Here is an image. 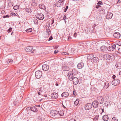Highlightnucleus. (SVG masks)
I'll list each match as a JSON object with an SVG mask.
<instances>
[{"mask_svg": "<svg viewBox=\"0 0 121 121\" xmlns=\"http://www.w3.org/2000/svg\"><path fill=\"white\" fill-rule=\"evenodd\" d=\"M104 57L107 60V61L108 62L112 61V60H114L115 58L114 56L111 54L104 55Z\"/></svg>", "mask_w": 121, "mask_h": 121, "instance_id": "nucleus-1", "label": "nucleus"}, {"mask_svg": "<svg viewBox=\"0 0 121 121\" xmlns=\"http://www.w3.org/2000/svg\"><path fill=\"white\" fill-rule=\"evenodd\" d=\"M25 49L26 52H30L32 53H34L35 50V49H33V47L31 46L26 47L25 48Z\"/></svg>", "mask_w": 121, "mask_h": 121, "instance_id": "nucleus-2", "label": "nucleus"}, {"mask_svg": "<svg viewBox=\"0 0 121 121\" xmlns=\"http://www.w3.org/2000/svg\"><path fill=\"white\" fill-rule=\"evenodd\" d=\"M42 73L40 70H38L36 71L35 73V77L37 78H39L42 76Z\"/></svg>", "mask_w": 121, "mask_h": 121, "instance_id": "nucleus-3", "label": "nucleus"}, {"mask_svg": "<svg viewBox=\"0 0 121 121\" xmlns=\"http://www.w3.org/2000/svg\"><path fill=\"white\" fill-rule=\"evenodd\" d=\"M37 18L40 20H43L44 18V16L43 14L38 13L36 15Z\"/></svg>", "mask_w": 121, "mask_h": 121, "instance_id": "nucleus-4", "label": "nucleus"}, {"mask_svg": "<svg viewBox=\"0 0 121 121\" xmlns=\"http://www.w3.org/2000/svg\"><path fill=\"white\" fill-rule=\"evenodd\" d=\"M120 82V81L118 79H116L112 81V84L114 85L117 86L118 85Z\"/></svg>", "mask_w": 121, "mask_h": 121, "instance_id": "nucleus-5", "label": "nucleus"}, {"mask_svg": "<svg viewBox=\"0 0 121 121\" xmlns=\"http://www.w3.org/2000/svg\"><path fill=\"white\" fill-rule=\"evenodd\" d=\"M58 112L56 110H52L50 112V115L51 116L54 117L58 115Z\"/></svg>", "mask_w": 121, "mask_h": 121, "instance_id": "nucleus-6", "label": "nucleus"}, {"mask_svg": "<svg viewBox=\"0 0 121 121\" xmlns=\"http://www.w3.org/2000/svg\"><path fill=\"white\" fill-rule=\"evenodd\" d=\"M68 73V77L69 80L71 81H72L73 78L72 72L71 71H69Z\"/></svg>", "mask_w": 121, "mask_h": 121, "instance_id": "nucleus-7", "label": "nucleus"}, {"mask_svg": "<svg viewBox=\"0 0 121 121\" xmlns=\"http://www.w3.org/2000/svg\"><path fill=\"white\" fill-rule=\"evenodd\" d=\"M92 107V105L91 103H87L86 104L85 106V109L86 110L91 109Z\"/></svg>", "mask_w": 121, "mask_h": 121, "instance_id": "nucleus-8", "label": "nucleus"}, {"mask_svg": "<svg viewBox=\"0 0 121 121\" xmlns=\"http://www.w3.org/2000/svg\"><path fill=\"white\" fill-rule=\"evenodd\" d=\"M97 101L99 103H100L99 104H102L104 101L103 97L102 96H98L97 98Z\"/></svg>", "mask_w": 121, "mask_h": 121, "instance_id": "nucleus-9", "label": "nucleus"}, {"mask_svg": "<svg viewBox=\"0 0 121 121\" xmlns=\"http://www.w3.org/2000/svg\"><path fill=\"white\" fill-rule=\"evenodd\" d=\"M116 48V45L115 44L109 46L107 48V49L109 51H113Z\"/></svg>", "mask_w": 121, "mask_h": 121, "instance_id": "nucleus-10", "label": "nucleus"}, {"mask_svg": "<svg viewBox=\"0 0 121 121\" xmlns=\"http://www.w3.org/2000/svg\"><path fill=\"white\" fill-rule=\"evenodd\" d=\"M42 68L43 70L44 71L48 70L49 68V66L46 64H44L42 65Z\"/></svg>", "mask_w": 121, "mask_h": 121, "instance_id": "nucleus-11", "label": "nucleus"}, {"mask_svg": "<svg viewBox=\"0 0 121 121\" xmlns=\"http://www.w3.org/2000/svg\"><path fill=\"white\" fill-rule=\"evenodd\" d=\"M72 81H73V83L74 85H77L78 83V79L76 77L73 78Z\"/></svg>", "mask_w": 121, "mask_h": 121, "instance_id": "nucleus-12", "label": "nucleus"}, {"mask_svg": "<svg viewBox=\"0 0 121 121\" xmlns=\"http://www.w3.org/2000/svg\"><path fill=\"white\" fill-rule=\"evenodd\" d=\"M99 102L97 100H94L92 102V106L94 108L97 107L98 106Z\"/></svg>", "mask_w": 121, "mask_h": 121, "instance_id": "nucleus-13", "label": "nucleus"}, {"mask_svg": "<svg viewBox=\"0 0 121 121\" xmlns=\"http://www.w3.org/2000/svg\"><path fill=\"white\" fill-rule=\"evenodd\" d=\"M58 94L55 92L52 93L51 95V97L52 98L54 99H55L58 98Z\"/></svg>", "mask_w": 121, "mask_h": 121, "instance_id": "nucleus-14", "label": "nucleus"}, {"mask_svg": "<svg viewBox=\"0 0 121 121\" xmlns=\"http://www.w3.org/2000/svg\"><path fill=\"white\" fill-rule=\"evenodd\" d=\"M113 15L112 13H108L106 17V18L107 19H111L112 16Z\"/></svg>", "mask_w": 121, "mask_h": 121, "instance_id": "nucleus-15", "label": "nucleus"}, {"mask_svg": "<svg viewBox=\"0 0 121 121\" xmlns=\"http://www.w3.org/2000/svg\"><path fill=\"white\" fill-rule=\"evenodd\" d=\"M46 35H44V37H48L51 33L50 30L49 29H47L46 30Z\"/></svg>", "mask_w": 121, "mask_h": 121, "instance_id": "nucleus-16", "label": "nucleus"}, {"mask_svg": "<svg viewBox=\"0 0 121 121\" xmlns=\"http://www.w3.org/2000/svg\"><path fill=\"white\" fill-rule=\"evenodd\" d=\"M100 49L102 52H105L107 51V47L104 46H103L100 47Z\"/></svg>", "mask_w": 121, "mask_h": 121, "instance_id": "nucleus-17", "label": "nucleus"}, {"mask_svg": "<svg viewBox=\"0 0 121 121\" xmlns=\"http://www.w3.org/2000/svg\"><path fill=\"white\" fill-rule=\"evenodd\" d=\"M121 36L120 34L118 32H116L114 33L113 36L114 37L116 38H119Z\"/></svg>", "mask_w": 121, "mask_h": 121, "instance_id": "nucleus-18", "label": "nucleus"}, {"mask_svg": "<svg viewBox=\"0 0 121 121\" xmlns=\"http://www.w3.org/2000/svg\"><path fill=\"white\" fill-rule=\"evenodd\" d=\"M84 64L82 62L79 63L77 65V67L79 69H82L83 66Z\"/></svg>", "mask_w": 121, "mask_h": 121, "instance_id": "nucleus-19", "label": "nucleus"}, {"mask_svg": "<svg viewBox=\"0 0 121 121\" xmlns=\"http://www.w3.org/2000/svg\"><path fill=\"white\" fill-rule=\"evenodd\" d=\"M69 95V94L68 92H64L61 94V96L64 97L68 96Z\"/></svg>", "mask_w": 121, "mask_h": 121, "instance_id": "nucleus-20", "label": "nucleus"}, {"mask_svg": "<svg viewBox=\"0 0 121 121\" xmlns=\"http://www.w3.org/2000/svg\"><path fill=\"white\" fill-rule=\"evenodd\" d=\"M115 66L118 69H121V63L117 62L116 63Z\"/></svg>", "mask_w": 121, "mask_h": 121, "instance_id": "nucleus-21", "label": "nucleus"}, {"mask_svg": "<svg viewBox=\"0 0 121 121\" xmlns=\"http://www.w3.org/2000/svg\"><path fill=\"white\" fill-rule=\"evenodd\" d=\"M62 69L63 70L68 71L69 70V68L67 66L65 65L62 67Z\"/></svg>", "mask_w": 121, "mask_h": 121, "instance_id": "nucleus-22", "label": "nucleus"}, {"mask_svg": "<svg viewBox=\"0 0 121 121\" xmlns=\"http://www.w3.org/2000/svg\"><path fill=\"white\" fill-rule=\"evenodd\" d=\"M31 111L34 112H37L38 111V110L34 106H33L31 107Z\"/></svg>", "mask_w": 121, "mask_h": 121, "instance_id": "nucleus-23", "label": "nucleus"}, {"mask_svg": "<svg viewBox=\"0 0 121 121\" xmlns=\"http://www.w3.org/2000/svg\"><path fill=\"white\" fill-rule=\"evenodd\" d=\"M103 120L105 121H108V116L106 115H105L103 117Z\"/></svg>", "mask_w": 121, "mask_h": 121, "instance_id": "nucleus-24", "label": "nucleus"}, {"mask_svg": "<svg viewBox=\"0 0 121 121\" xmlns=\"http://www.w3.org/2000/svg\"><path fill=\"white\" fill-rule=\"evenodd\" d=\"M63 3L61 2V1H58V2L57 3L56 6L58 7H59L63 4Z\"/></svg>", "mask_w": 121, "mask_h": 121, "instance_id": "nucleus-25", "label": "nucleus"}, {"mask_svg": "<svg viewBox=\"0 0 121 121\" xmlns=\"http://www.w3.org/2000/svg\"><path fill=\"white\" fill-rule=\"evenodd\" d=\"M31 3L32 6H37V3L35 0H32Z\"/></svg>", "mask_w": 121, "mask_h": 121, "instance_id": "nucleus-26", "label": "nucleus"}, {"mask_svg": "<svg viewBox=\"0 0 121 121\" xmlns=\"http://www.w3.org/2000/svg\"><path fill=\"white\" fill-rule=\"evenodd\" d=\"M92 62H94L96 63L97 62H98L99 59L97 57H94L92 60Z\"/></svg>", "mask_w": 121, "mask_h": 121, "instance_id": "nucleus-27", "label": "nucleus"}, {"mask_svg": "<svg viewBox=\"0 0 121 121\" xmlns=\"http://www.w3.org/2000/svg\"><path fill=\"white\" fill-rule=\"evenodd\" d=\"M39 7L40 8L44 10H45V9L44 5L42 4H40L39 5Z\"/></svg>", "mask_w": 121, "mask_h": 121, "instance_id": "nucleus-28", "label": "nucleus"}, {"mask_svg": "<svg viewBox=\"0 0 121 121\" xmlns=\"http://www.w3.org/2000/svg\"><path fill=\"white\" fill-rule=\"evenodd\" d=\"M59 112L58 113V114L60 115V116H63L64 115V112L63 110H60L59 112Z\"/></svg>", "mask_w": 121, "mask_h": 121, "instance_id": "nucleus-29", "label": "nucleus"}, {"mask_svg": "<svg viewBox=\"0 0 121 121\" xmlns=\"http://www.w3.org/2000/svg\"><path fill=\"white\" fill-rule=\"evenodd\" d=\"M109 86V84L108 82H106L104 83V88L106 89Z\"/></svg>", "mask_w": 121, "mask_h": 121, "instance_id": "nucleus-30", "label": "nucleus"}, {"mask_svg": "<svg viewBox=\"0 0 121 121\" xmlns=\"http://www.w3.org/2000/svg\"><path fill=\"white\" fill-rule=\"evenodd\" d=\"M13 2L12 1H10L8 3V5L10 7H12L13 5Z\"/></svg>", "mask_w": 121, "mask_h": 121, "instance_id": "nucleus-31", "label": "nucleus"}, {"mask_svg": "<svg viewBox=\"0 0 121 121\" xmlns=\"http://www.w3.org/2000/svg\"><path fill=\"white\" fill-rule=\"evenodd\" d=\"M25 11L26 12L30 13L32 12L31 9L29 8L26 9H25Z\"/></svg>", "mask_w": 121, "mask_h": 121, "instance_id": "nucleus-32", "label": "nucleus"}, {"mask_svg": "<svg viewBox=\"0 0 121 121\" xmlns=\"http://www.w3.org/2000/svg\"><path fill=\"white\" fill-rule=\"evenodd\" d=\"M79 100L78 99H77L74 102V104L76 105H77L79 103Z\"/></svg>", "mask_w": 121, "mask_h": 121, "instance_id": "nucleus-33", "label": "nucleus"}, {"mask_svg": "<svg viewBox=\"0 0 121 121\" xmlns=\"http://www.w3.org/2000/svg\"><path fill=\"white\" fill-rule=\"evenodd\" d=\"M39 89V91H38V93L39 95H40L43 92V91L42 90V88L41 87Z\"/></svg>", "mask_w": 121, "mask_h": 121, "instance_id": "nucleus-34", "label": "nucleus"}, {"mask_svg": "<svg viewBox=\"0 0 121 121\" xmlns=\"http://www.w3.org/2000/svg\"><path fill=\"white\" fill-rule=\"evenodd\" d=\"M94 56V55L93 54H90V55L88 57V59L90 60L93 59Z\"/></svg>", "mask_w": 121, "mask_h": 121, "instance_id": "nucleus-35", "label": "nucleus"}, {"mask_svg": "<svg viewBox=\"0 0 121 121\" xmlns=\"http://www.w3.org/2000/svg\"><path fill=\"white\" fill-rule=\"evenodd\" d=\"M105 10L103 8H102L100 10V13L101 14L104 13H105Z\"/></svg>", "mask_w": 121, "mask_h": 121, "instance_id": "nucleus-36", "label": "nucleus"}, {"mask_svg": "<svg viewBox=\"0 0 121 121\" xmlns=\"http://www.w3.org/2000/svg\"><path fill=\"white\" fill-rule=\"evenodd\" d=\"M13 60L12 59H9L7 60H6V62L7 63L9 64L10 62H13Z\"/></svg>", "mask_w": 121, "mask_h": 121, "instance_id": "nucleus-37", "label": "nucleus"}, {"mask_svg": "<svg viewBox=\"0 0 121 121\" xmlns=\"http://www.w3.org/2000/svg\"><path fill=\"white\" fill-rule=\"evenodd\" d=\"M32 29L31 28H30L26 30L25 31L27 32H31L32 31Z\"/></svg>", "mask_w": 121, "mask_h": 121, "instance_id": "nucleus-38", "label": "nucleus"}, {"mask_svg": "<svg viewBox=\"0 0 121 121\" xmlns=\"http://www.w3.org/2000/svg\"><path fill=\"white\" fill-rule=\"evenodd\" d=\"M112 121H118V120L117 117H114L112 118Z\"/></svg>", "mask_w": 121, "mask_h": 121, "instance_id": "nucleus-39", "label": "nucleus"}, {"mask_svg": "<svg viewBox=\"0 0 121 121\" xmlns=\"http://www.w3.org/2000/svg\"><path fill=\"white\" fill-rule=\"evenodd\" d=\"M19 5H16L13 7V9L15 10H16L19 9Z\"/></svg>", "mask_w": 121, "mask_h": 121, "instance_id": "nucleus-40", "label": "nucleus"}, {"mask_svg": "<svg viewBox=\"0 0 121 121\" xmlns=\"http://www.w3.org/2000/svg\"><path fill=\"white\" fill-rule=\"evenodd\" d=\"M96 18L98 20L100 21L102 19V17L100 16H98Z\"/></svg>", "mask_w": 121, "mask_h": 121, "instance_id": "nucleus-41", "label": "nucleus"}, {"mask_svg": "<svg viewBox=\"0 0 121 121\" xmlns=\"http://www.w3.org/2000/svg\"><path fill=\"white\" fill-rule=\"evenodd\" d=\"M50 24L49 22H47L46 23V26H47L46 28H47L48 27L49 28L50 26Z\"/></svg>", "mask_w": 121, "mask_h": 121, "instance_id": "nucleus-42", "label": "nucleus"}, {"mask_svg": "<svg viewBox=\"0 0 121 121\" xmlns=\"http://www.w3.org/2000/svg\"><path fill=\"white\" fill-rule=\"evenodd\" d=\"M31 107H28L26 109L27 110V111L28 112L29 110H30L31 111Z\"/></svg>", "mask_w": 121, "mask_h": 121, "instance_id": "nucleus-43", "label": "nucleus"}, {"mask_svg": "<svg viewBox=\"0 0 121 121\" xmlns=\"http://www.w3.org/2000/svg\"><path fill=\"white\" fill-rule=\"evenodd\" d=\"M62 54L63 55H68V53L66 52H63L62 53Z\"/></svg>", "mask_w": 121, "mask_h": 121, "instance_id": "nucleus-44", "label": "nucleus"}, {"mask_svg": "<svg viewBox=\"0 0 121 121\" xmlns=\"http://www.w3.org/2000/svg\"><path fill=\"white\" fill-rule=\"evenodd\" d=\"M12 30V28L11 27H10L8 29V32L9 33V32H11Z\"/></svg>", "mask_w": 121, "mask_h": 121, "instance_id": "nucleus-45", "label": "nucleus"}, {"mask_svg": "<svg viewBox=\"0 0 121 121\" xmlns=\"http://www.w3.org/2000/svg\"><path fill=\"white\" fill-rule=\"evenodd\" d=\"M99 115H96L95 116V117L94 119V120L95 119L96 120L97 119H98L99 117Z\"/></svg>", "mask_w": 121, "mask_h": 121, "instance_id": "nucleus-46", "label": "nucleus"}, {"mask_svg": "<svg viewBox=\"0 0 121 121\" xmlns=\"http://www.w3.org/2000/svg\"><path fill=\"white\" fill-rule=\"evenodd\" d=\"M68 6L67 5L66 6V7L65 8V9L64 10V12H66L67 9H68Z\"/></svg>", "mask_w": 121, "mask_h": 121, "instance_id": "nucleus-47", "label": "nucleus"}, {"mask_svg": "<svg viewBox=\"0 0 121 121\" xmlns=\"http://www.w3.org/2000/svg\"><path fill=\"white\" fill-rule=\"evenodd\" d=\"M9 16L7 15L5 16H3V17L4 18H9Z\"/></svg>", "mask_w": 121, "mask_h": 121, "instance_id": "nucleus-48", "label": "nucleus"}, {"mask_svg": "<svg viewBox=\"0 0 121 121\" xmlns=\"http://www.w3.org/2000/svg\"><path fill=\"white\" fill-rule=\"evenodd\" d=\"M101 6L100 5H99V4H98V5L96 6L95 8H97V9H98L99 8L101 7Z\"/></svg>", "mask_w": 121, "mask_h": 121, "instance_id": "nucleus-49", "label": "nucleus"}, {"mask_svg": "<svg viewBox=\"0 0 121 121\" xmlns=\"http://www.w3.org/2000/svg\"><path fill=\"white\" fill-rule=\"evenodd\" d=\"M11 14L12 15V16H15L16 15V14L15 13H11Z\"/></svg>", "mask_w": 121, "mask_h": 121, "instance_id": "nucleus-50", "label": "nucleus"}, {"mask_svg": "<svg viewBox=\"0 0 121 121\" xmlns=\"http://www.w3.org/2000/svg\"><path fill=\"white\" fill-rule=\"evenodd\" d=\"M103 4V3L101 1H99L98 2L97 4Z\"/></svg>", "mask_w": 121, "mask_h": 121, "instance_id": "nucleus-51", "label": "nucleus"}, {"mask_svg": "<svg viewBox=\"0 0 121 121\" xmlns=\"http://www.w3.org/2000/svg\"><path fill=\"white\" fill-rule=\"evenodd\" d=\"M53 38L52 37V36H51L49 38L48 41H50L52 39H53Z\"/></svg>", "mask_w": 121, "mask_h": 121, "instance_id": "nucleus-52", "label": "nucleus"}, {"mask_svg": "<svg viewBox=\"0 0 121 121\" xmlns=\"http://www.w3.org/2000/svg\"><path fill=\"white\" fill-rule=\"evenodd\" d=\"M77 35V34L76 33V32L74 34L73 36L75 38L76 37Z\"/></svg>", "mask_w": 121, "mask_h": 121, "instance_id": "nucleus-53", "label": "nucleus"}, {"mask_svg": "<svg viewBox=\"0 0 121 121\" xmlns=\"http://www.w3.org/2000/svg\"><path fill=\"white\" fill-rule=\"evenodd\" d=\"M58 52V50H55L54 51L55 54L57 53Z\"/></svg>", "mask_w": 121, "mask_h": 121, "instance_id": "nucleus-54", "label": "nucleus"}, {"mask_svg": "<svg viewBox=\"0 0 121 121\" xmlns=\"http://www.w3.org/2000/svg\"><path fill=\"white\" fill-rule=\"evenodd\" d=\"M108 102L106 101L105 102V103H104V104H105V105L106 106H108Z\"/></svg>", "mask_w": 121, "mask_h": 121, "instance_id": "nucleus-55", "label": "nucleus"}, {"mask_svg": "<svg viewBox=\"0 0 121 121\" xmlns=\"http://www.w3.org/2000/svg\"><path fill=\"white\" fill-rule=\"evenodd\" d=\"M66 15H65L64 16V17L63 18V19L64 20H65L66 19V18H67L66 17Z\"/></svg>", "mask_w": 121, "mask_h": 121, "instance_id": "nucleus-56", "label": "nucleus"}, {"mask_svg": "<svg viewBox=\"0 0 121 121\" xmlns=\"http://www.w3.org/2000/svg\"><path fill=\"white\" fill-rule=\"evenodd\" d=\"M51 22H52V24H53V23H54V19H52L51 21Z\"/></svg>", "mask_w": 121, "mask_h": 121, "instance_id": "nucleus-57", "label": "nucleus"}, {"mask_svg": "<svg viewBox=\"0 0 121 121\" xmlns=\"http://www.w3.org/2000/svg\"><path fill=\"white\" fill-rule=\"evenodd\" d=\"M69 121H76L74 119H72L70 120Z\"/></svg>", "mask_w": 121, "mask_h": 121, "instance_id": "nucleus-58", "label": "nucleus"}, {"mask_svg": "<svg viewBox=\"0 0 121 121\" xmlns=\"http://www.w3.org/2000/svg\"><path fill=\"white\" fill-rule=\"evenodd\" d=\"M59 83V82H57L56 83V84H55V85L56 86H58L59 85H58V84Z\"/></svg>", "mask_w": 121, "mask_h": 121, "instance_id": "nucleus-59", "label": "nucleus"}, {"mask_svg": "<svg viewBox=\"0 0 121 121\" xmlns=\"http://www.w3.org/2000/svg\"><path fill=\"white\" fill-rule=\"evenodd\" d=\"M100 108L102 110V113H103V112H104V108Z\"/></svg>", "mask_w": 121, "mask_h": 121, "instance_id": "nucleus-60", "label": "nucleus"}, {"mask_svg": "<svg viewBox=\"0 0 121 121\" xmlns=\"http://www.w3.org/2000/svg\"><path fill=\"white\" fill-rule=\"evenodd\" d=\"M118 44H119V45H121V41L119 42Z\"/></svg>", "mask_w": 121, "mask_h": 121, "instance_id": "nucleus-61", "label": "nucleus"}, {"mask_svg": "<svg viewBox=\"0 0 121 121\" xmlns=\"http://www.w3.org/2000/svg\"><path fill=\"white\" fill-rule=\"evenodd\" d=\"M121 2V0H118L117 2V3H119Z\"/></svg>", "mask_w": 121, "mask_h": 121, "instance_id": "nucleus-62", "label": "nucleus"}, {"mask_svg": "<svg viewBox=\"0 0 121 121\" xmlns=\"http://www.w3.org/2000/svg\"><path fill=\"white\" fill-rule=\"evenodd\" d=\"M73 94L75 95H77L76 93L75 92H73Z\"/></svg>", "mask_w": 121, "mask_h": 121, "instance_id": "nucleus-63", "label": "nucleus"}, {"mask_svg": "<svg viewBox=\"0 0 121 121\" xmlns=\"http://www.w3.org/2000/svg\"><path fill=\"white\" fill-rule=\"evenodd\" d=\"M116 77V76L115 75H113V76H112V78L113 79H114Z\"/></svg>", "mask_w": 121, "mask_h": 121, "instance_id": "nucleus-64", "label": "nucleus"}]
</instances>
